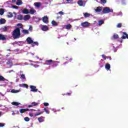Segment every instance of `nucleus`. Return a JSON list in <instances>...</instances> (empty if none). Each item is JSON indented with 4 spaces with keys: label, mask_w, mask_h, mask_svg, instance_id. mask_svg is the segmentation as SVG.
Wrapping results in <instances>:
<instances>
[{
    "label": "nucleus",
    "mask_w": 128,
    "mask_h": 128,
    "mask_svg": "<svg viewBox=\"0 0 128 128\" xmlns=\"http://www.w3.org/2000/svg\"><path fill=\"white\" fill-rule=\"evenodd\" d=\"M22 14H19L18 15V18H17V20H22Z\"/></svg>",
    "instance_id": "30"
},
{
    "label": "nucleus",
    "mask_w": 128,
    "mask_h": 128,
    "mask_svg": "<svg viewBox=\"0 0 128 128\" xmlns=\"http://www.w3.org/2000/svg\"><path fill=\"white\" fill-rule=\"evenodd\" d=\"M102 4H106V0H100Z\"/></svg>",
    "instance_id": "45"
},
{
    "label": "nucleus",
    "mask_w": 128,
    "mask_h": 128,
    "mask_svg": "<svg viewBox=\"0 0 128 128\" xmlns=\"http://www.w3.org/2000/svg\"><path fill=\"white\" fill-rule=\"evenodd\" d=\"M23 86L26 88H28V85L26 84H23Z\"/></svg>",
    "instance_id": "43"
},
{
    "label": "nucleus",
    "mask_w": 128,
    "mask_h": 128,
    "mask_svg": "<svg viewBox=\"0 0 128 128\" xmlns=\"http://www.w3.org/2000/svg\"><path fill=\"white\" fill-rule=\"evenodd\" d=\"M12 106H20V103L14 102H12Z\"/></svg>",
    "instance_id": "25"
},
{
    "label": "nucleus",
    "mask_w": 128,
    "mask_h": 128,
    "mask_svg": "<svg viewBox=\"0 0 128 128\" xmlns=\"http://www.w3.org/2000/svg\"><path fill=\"white\" fill-rule=\"evenodd\" d=\"M102 12L103 14H110V12H113L114 10H111L108 7H105L104 8Z\"/></svg>",
    "instance_id": "2"
},
{
    "label": "nucleus",
    "mask_w": 128,
    "mask_h": 128,
    "mask_svg": "<svg viewBox=\"0 0 128 128\" xmlns=\"http://www.w3.org/2000/svg\"><path fill=\"white\" fill-rule=\"evenodd\" d=\"M7 50H8L9 52H10V50L8 49Z\"/></svg>",
    "instance_id": "62"
},
{
    "label": "nucleus",
    "mask_w": 128,
    "mask_h": 128,
    "mask_svg": "<svg viewBox=\"0 0 128 128\" xmlns=\"http://www.w3.org/2000/svg\"><path fill=\"white\" fill-rule=\"evenodd\" d=\"M104 21L102 20H99L98 22V25L100 26H102V24H104Z\"/></svg>",
    "instance_id": "29"
},
{
    "label": "nucleus",
    "mask_w": 128,
    "mask_h": 128,
    "mask_svg": "<svg viewBox=\"0 0 128 128\" xmlns=\"http://www.w3.org/2000/svg\"><path fill=\"white\" fill-rule=\"evenodd\" d=\"M36 12V10H34V8H32L30 10L29 14H34Z\"/></svg>",
    "instance_id": "16"
},
{
    "label": "nucleus",
    "mask_w": 128,
    "mask_h": 128,
    "mask_svg": "<svg viewBox=\"0 0 128 128\" xmlns=\"http://www.w3.org/2000/svg\"><path fill=\"white\" fill-rule=\"evenodd\" d=\"M102 56L103 58H104V60H106V58H107V56H106V55L104 54H102Z\"/></svg>",
    "instance_id": "47"
},
{
    "label": "nucleus",
    "mask_w": 128,
    "mask_h": 128,
    "mask_svg": "<svg viewBox=\"0 0 128 128\" xmlns=\"http://www.w3.org/2000/svg\"><path fill=\"white\" fill-rule=\"evenodd\" d=\"M12 28V26H4L2 28V30H3V32H7L8 30L10 28Z\"/></svg>",
    "instance_id": "6"
},
{
    "label": "nucleus",
    "mask_w": 128,
    "mask_h": 128,
    "mask_svg": "<svg viewBox=\"0 0 128 128\" xmlns=\"http://www.w3.org/2000/svg\"><path fill=\"white\" fill-rule=\"evenodd\" d=\"M2 126H4V124L0 122V128H2Z\"/></svg>",
    "instance_id": "48"
},
{
    "label": "nucleus",
    "mask_w": 128,
    "mask_h": 128,
    "mask_svg": "<svg viewBox=\"0 0 128 128\" xmlns=\"http://www.w3.org/2000/svg\"><path fill=\"white\" fill-rule=\"evenodd\" d=\"M59 14H62H62H64V12H62V11H60L58 12Z\"/></svg>",
    "instance_id": "50"
},
{
    "label": "nucleus",
    "mask_w": 128,
    "mask_h": 128,
    "mask_svg": "<svg viewBox=\"0 0 128 128\" xmlns=\"http://www.w3.org/2000/svg\"><path fill=\"white\" fill-rule=\"evenodd\" d=\"M12 2H16V0H12Z\"/></svg>",
    "instance_id": "57"
},
{
    "label": "nucleus",
    "mask_w": 128,
    "mask_h": 128,
    "mask_svg": "<svg viewBox=\"0 0 128 128\" xmlns=\"http://www.w3.org/2000/svg\"><path fill=\"white\" fill-rule=\"evenodd\" d=\"M14 16V15L12 14V12H9L8 14V18H12Z\"/></svg>",
    "instance_id": "38"
},
{
    "label": "nucleus",
    "mask_w": 128,
    "mask_h": 128,
    "mask_svg": "<svg viewBox=\"0 0 128 128\" xmlns=\"http://www.w3.org/2000/svg\"><path fill=\"white\" fill-rule=\"evenodd\" d=\"M16 4V6H22V0H17Z\"/></svg>",
    "instance_id": "17"
},
{
    "label": "nucleus",
    "mask_w": 128,
    "mask_h": 128,
    "mask_svg": "<svg viewBox=\"0 0 128 128\" xmlns=\"http://www.w3.org/2000/svg\"><path fill=\"white\" fill-rule=\"evenodd\" d=\"M28 111V108L26 109H20V114H24V112H26Z\"/></svg>",
    "instance_id": "22"
},
{
    "label": "nucleus",
    "mask_w": 128,
    "mask_h": 128,
    "mask_svg": "<svg viewBox=\"0 0 128 128\" xmlns=\"http://www.w3.org/2000/svg\"><path fill=\"white\" fill-rule=\"evenodd\" d=\"M12 8H15L16 10H18V6H16L13 5L12 6Z\"/></svg>",
    "instance_id": "42"
},
{
    "label": "nucleus",
    "mask_w": 128,
    "mask_h": 128,
    "mask_svg": "<svg viewBox=\"0 0 128 128\" xmlns=\"http://www.w3.org/2000/svg\"><path fill=\"white\" fill-rule=\"evenodd\" d=\"M122 26V23H118L117 26H116V28H120Z\"/></svg>",
    "instance_id": "46"
},
{
    "label": "nucleus",
    "mask_w": 128,
    "mask_h": 128,
    "mask_svg": "<svg viewBox=\"0 0 128 128\" xmlns=\"http://www.w3.org/2000/svg\"><path fill=\"white\" fill-rule=\"evenodd\" d=\"M77 3L80 6H84V1L82 0H79Z\"/></svg>",
    "instance_id": "12"
},
{
    "label": "nucleus",
    "mask_w": 128,
    "mask_h": 128,
    "mask_svg": "<svg viewBox=\"0 0 128 128\" xmlns=\"http://www.w3.org/2000/svg\"><path fill=\"white\" fill-rule=\"evenodd\" d=\"M34 6H36V8H40V6H42V3L40 2H34Z\"/></svg>",
    "instance_id": "15"
},
{
    "label": "nucleus",
    "mask_w": 128,
    "mask_h": 128,
    "mask_svg": "<svg viewBox=\"0 0 128 128\" xmlns=\"http://www.w3.org/2000/svg\"><path fill=\"white\" fill-rule=\"evenodd\" d=\"M6 40V38L4 36V35L0 34V40Z\"/></svg>",
    "instance_id": "13"
},
{
    "label": "nucleus",
    "mask_w": 128,
    "mask_h": 128,
    "mask_svg": "<svg viewBox=\"0 0 128 128\" xmlns=\"http://www.w3.org/2000/svg\"><path fill=\"white\" fill-rule=\"evenodd\" d=\"M0 24H6V19H4V18L0 19Z\"/></svg>",
    "instance_id": "24"
},
{
    "label": "nucleus",
    "mask_w": 128,
    "mask_h": 128,
    "mask_svg": "<svg viewBox=\"0 0 128 128\" xmlns=\"http://www.w3.org/2000/svg\"><path fill=\"white\" fill-rule=\"evenodd\" d=\"M68 64V62H65V63H64V64Z\"/></svg>",
    "instance_id": "64"
},
{
    "label": "nucleus",
    "mask_w": 128,
    "mask_h": 128,
    "mask_svg": "<svg viewBox=\"0 0 128 128\" xmlns=\"http://www.w3.org/2000/svg\"><path fill=\"white\" fill-rule=\"evenodd\" d=\"M41 29L44 32H46V30H48V27L46 25H43Z\"/></svg>",
    "instance_id": "9"
},
{
    "label": "nucleus",
    "mask_w": 128,
    "mask_h": 128,
    "mask_svg": "<svg viewBox=\"0 0 128 128\" xmlns=\"http://www.w3.org/2000/svg\"><path fill=\"white\" fill-rule=\"evenodd\" d=\"M84 18H90V14L88 12L84 13Z\"/></svg>",
    "instance_id": "26"
},
{
    "label": "nucleus",
    "mask_w": 128,
    "mask_h": 128,
    "mask_svg": "<svg viewBox=\"0 0 128 128\" xmlns=\"http://www.w3.org/2000/svg\"><path fill=\"white\" fill-rule=\"evenodd\" d=\"M2 116V112H0V116Z\"/></svg>",
    "instance_id": "61"
},
{
    "label": "nucleus",
    "mask_w": 128,
    "mask_h": 128,
    "mask_svg": "<svg viewBox=\"0 0 128 128\" xmlns=\"http://www.w3.org/2000/svg\"><path fill=\"white\" fill-rule=\"evenodd\" d=\"M32 106H32V105L28 106V108H32Z\"/></svg>",
    "instance_id": "54"
},
{
    "label": "nucleus",
    "mask_w": 128,
    "mask_h": 128,
    "mask_svg": "<svg viewBox=\"0 0 128 128\" xmlns=\"http://www.w3.org/2000/svg\"><path fill=\"white\" fill-rule=\"evenodd\" d=\"M65 28L66 30H70V28H72V24H68L66 25Z\"/></svg>",
    "instance_id": "20"
},
{
    "label": "nucleus",
    "mask_w": 128,
    "mask_h": 128,
    "mask_svg": "<svg viewBox=\"0 0 128 128\" xmlns=\"http://www.w3.org/2000/svg\"><path fill=\"white\" fill-rule=\"evenodd\" d=\"M11 92H12V94H18V92H20V90H16L14 89H12L11 90Z\"/></svg>",
    "instance_id": "28"
},
{
    "label": "nucleus",
    "mask_w": 128,
    "mask_h": 128,
    "mask_svg": "<svg viewBox=\"0 0 128 128\" xmlns=\"http://www.w3.org/2000/svg\"><path fill=\"white\" fill-rule=\"evenodd\" d=\"M26 42H28V44H32L34 43V40H32V38L28 37L26 40Z\"/></svg>",
    "instance_id": "8"
},
{
    "label": "nucleus",
    "mask_w": 128,
    "mask_h": 128,
    "mask_svg": "<svg viewBox=\"0 0 128 128\" xmlns=\"http://www.w3.org/2000/svg\"><path fill=\"white\" fill-rule=\"evenodd\" d=\"M46 114H50V111H48V110L45 111Z\"/></svg>",
    "instance_id": "52"
},
{
    "label": "nucleus",
    "mask_w": 128,
    "mask_h": 128,
    "mask_svg": "<svg viewBox=\"0 0 128 128\" xmlns=\"http://www.w3.org/2000/svg\"><path fill=\"white\" fill-rule=\"evenodd\" d=\"M51 24L52 26H58V24L54 20H52Z\"/></svg>",
    "instance_id": "19"
},
{
    "label": "nucleus",
    "mask_w": 128,
    "mask_h": 128,
    "mask_svg": "<svg viewBox=\"0 0 128 128\" xmlns=\"http://www.w3.org/2000/svg\"><path fill=\"white\" fill-rule=\"evenodd\" d=\"M42 114V112H37L35 114V116H40V114Z\"/></svg>",
    "instance_id": "41"
},
{
    "label": "nucleus",
    "mask_w": 128,
    "mask_h": 128,
    "mask_svg": "<svg viewBox=\"0 0 128 128\" xmlns=\"http://www.w3.org/2000/svg\"><path fill=\"white\" fill-rule=\"evenodd\" d=\"M49 104H48V102L44 103V106H49Z\"/></svg>",
    "instance_id": "49"
},
{
    "label": "nucleus",
    "mask_w": 128,
    "mask_h": 128,
    "mask_svg": "<svg viewBox=\"0 0 128 128\" xmlns=\"http://www.w3.org/2000/svg\"><path fill=\"white\" fill-rule=\"evenodd\" d=\"M72 92H68L66 94H62V96H72Z\"/></svg>",
    "instance_id": "33"
},
{
    "label": "nucleus",
    "mask_w": 128,
    "mask_h": 128,
    "mask_svg": "<svg viewBox=\"0 0 128 128\" xmlns=\"http://www.w3.org/2000/svg\"><path fill=\"white\" fill-rule=\"evenodd\" d=\"M20 78H22V80H26V76H24V74H22L21 75Z\"/></svg>",
    "instance_id": "40"
},
{
    "label": "nucleus",
    "mask_w": 128,
    "mask_h": 128,
    "mask_svg": "<svg viewBox=\"0 0 128 128\" xmlns=\"http://www.w3.org/2000/svg\"><path fill=\"white\" fill-rule=\"evenodd\" d=\"M58 62L53 60V63L52 64V66L53 68H54L56 66H58Z\"/></svg>",
    "instance_id": "23"
},
{
    "label": "nucleus",
    "mask_w": 128,
    "mask_h": 128,
    "mask_svg": "<svg viewBox=\"0 0 128 128\" xmlns=\"http://www.w3.org/2000/svg\"><path fill=\"white\" fill-rule=\"evenodd\" d=\"M30 88H31L30 92H36L38 90L36 87L34 86H30Z\"/></svg>",
    "instance_id": "4"
},
{
    "label": "nucleus",
    "mask_w": 128,
    "mask_h": 128,
    "mask_svg": "<svg viewBox=\"0 0 128 128\" xmlns=\"http://www.w3.org/2000/svg\"><path fill=\"white\" fill-rule=\"evenodd\" d=\"M102 10V8L100 7H98L96 9H95V11L96 12H100Z\"/></svg>",
    "instance_id": "21"
},
{
    "label": "nucleus",
    "mask_w": 128,
    "mask_h": 128,
    "mask_svg": "<svg viewBox=\"0 0 128 128\" xmlns=\"http://www.w3.org/2000/svg\"><path fill=\"white\" fill-rule=\"evenodd\" d=\"M22 12L23 14H30V12H28V10L25 8L22 10Z\"/></svg>",
    "instance_id": "18"
},
{
    "label": "nucleus",
    "mask_w": 128,
    "mask_h": 128,
    "mask_svg": "<svg viewBox=\"0 0 128 128\" xmlns=\"http://www.w3.org/2000/svg\"><path fill=\"white\" fill-rule=\"evenodd\" d=\"M38 120L40 122H44V119L42 117H40L38 118Z\"/></svg>",
    "instance_id": "37"
},
{
    "label": "nucleus",
    "mask_w": 128,
    "mask_h": 128,
    "mask_svg": "<svg viewBox=\"0 0 128 128\" xmlns=\"http://www.w3.org/2000/svg\"><path fill=\"white\" fill-rule=\"evenodd\" d=\"M24 120L26 122L30 121V118H28V117H26Z\"/></svg>",
    "instance_id": "44"
},
{
    "label": "nucleus",
    "mask_w": 128,
    "mask_h": 128,
    "mask_svg": "<svg viewBox=\"0 0 128 128\" xmlns=\"http://www.w3.org/2000/svg\"><path fill=\"white\" fill-rule=\"evenodd\" d=\"M45 62L46 64H48V66H52V63L54 62V60H45Z\"/></svg>",
    "instance_id": "7"
},
{
    "label": "nucleus",
    "mask_w": 128,
    "mask_h": 128,
    "mask_svg": "<svg viewBox=\"0 0 128 128\" xmlns=\"http://www.w3.org/2000/svg\"><path fill=\"white\" fill-rule=\"evenodd\" d=\"M29 116H34V115L32 114H30Z\"/></svg>",
    "instance_id": "56"
},
{
    "label": "nucleus",
    "mask_w": 128,
    "mask_h": 128,
    "mask_svg": "<svg viewBox=\"0 0 128 128\" xmlns=\"http://www.w3.org/2000/svg\"><path fill=\"white\" fill-rule=\"evenodd\" d=\"M122 40H126V38L128 39V34L126 32H123V36L121 37Z\"/></svg>",
    "instance_id": "10"
},
{
    "label": "nucleus",
    "mask_w": 128,
    "mask_h": 128,
    "mask_svg": "<svg viewBox=\"0 0 128 128\" xmlns=\"http://www.w3.org/2000/svg\"><path fill=\"white\" fill-rule=\"evenodd\" d=\"M106 58H109L110 60H112V57L110 56H107Z\"/></svg>",
    "instance_id": "51"
},
{
    "label": "nucleus",
    "mask_w": 128,
    "mask_h": 128,
    "mask_svg": "<svg viewBox=\"0 0 128 128\" xmlns=\"http://www.w3.org/2000/svg\"><path fill=\"white\" fill-rule=\"evenodd\" d=\"M4 9L2 8L0 9V16H2V14H4Z\"/></svg>",
    "instance_id": "34"
},
{
    "label": "nucleus",
    "mask_w": 128,
    "mask_h": 128,
    "mask_svg": "<svg viewBox=\"0 0 128 128\" xmlns=\"http://www.w3.org/2000/svg\"><path fill=\"white\" fill-rule=\"evenodd\" d=\"M113 38L114 40H118V34H114V36H113Z\"/></svg>",
    "instance_id": "32"
},
{
    "label": "nucleus",
    "mask_w": 128,
    "mask_h": 128,
    "mask_svg": "<svg viewBox=\"0 0 128 128\" xmlns=\"http://www.w3.org/2000/svg\"><path fill=\"white\" fill-rule=\"evenodd\" d=\"M5 80H6V79L4 76L0 75V82H4Z\"/></svg>",
    "instance_id": "31"
},
{
    "label": "nucleus",
    "mask_w": 128,
    "mask_h": 128,
    "mask_svg": "<svg viewBox=\"0 0 128 128\" xmlns=\"http://www.w3.org/2000/svg\"><path fill=\"white\" fill-rule=\"evenodd\" d=\"M6 64H9L10 66H12V60H8L6 62Z\"/></svg>",
    "instance_id": "36"
},
{
    "label": "nucleus",
    "mask_w": 128,
    "mask_h": 128,
    "mask_svg": "<svg viewBox=\"0 0 128 128\" xmlns=\"http://www.w3.org/2000/svg\"><path fill=\"white\" fill-rule=\"evenodd\" d=\"M105 68L106 70H108L110 68V64H106L105 66Z\"/></svg>",
    "instance_id": "14"
},
{
    "label": "nucleus",
    "mask_w": 128,
    "mask_h": 128,
    "mask_svg": "<svg viewBox=\"0 0 128 128\" xmlns=\"http://www.w3.org/2000/svg\"><path fill=\"white\" fill-rule=\"evenodd\" d=\"M32 104L33 106H38V103H36V102H33L32 103Z\"/></svg>",
    "instance_id": "39"
},
{
    "label": "nucleus",
    "mask_w": 128,
    "mask_h": 128,
    "mask_svg": "<svg viewBox=\"0 0 128 128\" xmlns=\"http://www.w3.org/2000/svg\"><path fill=\"white\" fill-rule=\"evenodd\" d=\"M42 20L43 22H44V24H48V17L47 16H44L42 18Z\"/></svg>",
    "instance_id": "3"
},
{
    "label": "nucleus",
    "mask_w": 128,
    "mask_h": 128,
    "mask_svg": "<svg viewBox=\"0 0 128 128\" xmlns=\"http://www.w3.org/2000/svg\"><path fill=\"white\" fill-rule=\"evenodd\" d=\"M29 28H30V30H32V27L30 26Z\"/></svg>",
    "instance_id": "59"
},
{
    "label": "nucleus",
    "mask_w": 128,
    "mask_h": 128,
    "mask_svg": "<svg viewBox=\"0 0 128 128\" xmlns=\"http://www.w3.org/2000/svg\"><path fill=\"white\" fill-rule=\"evenodd\" d=\"M58 18H60V16H57L56 17V19L57 20H58Z\"/></svg>",
    "instance_id": "58"
},
{
    "label": "nucleus",
    "mask_w": 128,
    "mask_h": 128,
    "mask_svg": "<svg viewBox=\"0 0 128 128\" xmlns=\"http://www.w3.org/2000/svg\"><path fill=\"white\" fill-rule=\"evenodd\" d=\"M90 22H85L81 24V26H83V28H88L90 26Z\"/></svg>",
    "instance_id": "5"
},
{
    "label": "nucleus",
    "mask_w": 128,
    "mask_h": 128,
    "mask_svg": "<svg viewBox=\"0 0 128 128\" xmlns=\"http://www.w3.org/2000/svg\"><path fill=\"white\" fill-rule=\"evenodd\" d=\"M22 34H28L30 32H28V30H24L22 31Z\"/></svg>",
    "instance_id": "27"
},
{
    "label": "nucleus",
    "mask_w": 128,
    "mask_h": 128,
    "mask_svg": "<svg viewBox=\"0 0 128 128\" xmlns=\"http://www.w3.org/2000/svg\"><path fill=\"white\" fill-rule=\"evenodd\" d=\"M73 0H66V2H73Z\"/></svg>",
    "instance_id": "55"
},
{
    "label": "nucleus",
    "mask_w": 128,
    "mask_h": 128,
    "mask_svg": "<svg viewBox=\"0 0 128 128\" xmlns=\"http://www.w3.org/2000/svg\"><path fill=\"white\" fill-rule=\"evenodd\" d=\"M47 110H46V108H44V110H45V112Z\"/></svg>",
    "instance_id": "60"
},
{
    "label": "nucleus",
    "mask_w": 128,
    "mask_h": 128,
    "mask_svg": "<svg viewBox=\"0 0 128 128\" xmlns=\"http://www.w3.org/2000/svg\"><path fill=\"white\" fill-rule=\"evenodd\" d=\"M121 42H122V40H121Z\"/></svg>",
    "instance_id": "63"
},
{
    "label": "nucleus",
    "mask_w": 128,
    "mask_h": 128,
    "mask_svg": "<svg viewBox=\"0 0 128 128\" xmlns=\"http://www.w3.org/2000/svg\"><path fill=\"white\" fill-rule=\"evenodd\" d=\"M17 26H22V24H17Z\"/></svg>",
    "instance_id": "53"
},
{
    "label": "nucleus",
    "mask_w": 128,
    "mask_h": 128,
    "mask_svg": "<svg viewBox=\"0 0 128 128\" xmlns=\"http://www.w3.org/2000/svg\"><path fill=\"white\" fill-rule=\"evenodd\" d=\"M30 18V15L27 14V15L24 16L23 20H24L26 21V20H28Z\"/></svg>",
    "instance_id": "11"
},
{
    "label": "nucleus",
    "mask_w": 128,
    "mask_h": 128,
    "mask_svg": "<svg viewBox=\"0 0 128 128\" xmlns=\"http://www.w3.org/2000/svg\"><path fill=\"white\" fill-rule=\"evenodd\" d=\"M38 46V42H34L33 41V43H32V46Z\"/></svg>",
    "instance_id": "35"
},
{
    "label": "nucleus",
    "mask_w": 128,
    "mask_h": 128,
    "mask_svg": "<svg viewBox=\"0 0 128 128\" xmlns=\"http://www.w3.org/2000/svg\"><path fill=\"white\" fill-rule=\"evenodd\" d=\"M12 36H13V38L14 39L20 38V29L17 28L14 30L12 32Z\"/></svg>",
    "instance_id": "1"
}]
</instances>
